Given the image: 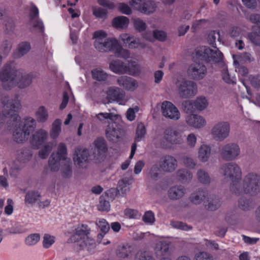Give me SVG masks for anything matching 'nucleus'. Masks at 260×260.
<instances>
[{
	"label": "nucleus",
	"mask_w": 260,
	"mask_h": 260,
	"mask_svg": "<svg viewBox=\"0 0 260 260\" xmlns=\"http://www.w3.org/2000/svg\"><path fill=\"white\" fill-rule=\"evenodd\" d=\"M142 8L140 10V13L150 15L153 13L156 9L157 6L156 3L150 0H145L142 4Z\"/></svg>",
	"instance_id": "obj_24"
},
{
	"label": "nucleus",
	"mask_w": 260,
	"mask_h": 260,
	"mask_svg": "<svg viewBox=\"0 0 260 260\" xmlns=\"http://www.w3.org/2000/svg\"><path fill=\"white\" fill-rule=\"evenodd\" d=\"M182 132L177 127L170 126L163 133V137L158 145L165 149H171L182 142Z\"/></svg>",
	"instance_id": "obj_6"
},
{
	"label": "nucleus",
	"mask_w": 260,
	"mask_h": 260,
	"mask_svg": "<svg viewBox=\"0 0 260 260\" xmlns=\"http://www.w3.org/2000/svg\"><path fill=\"white\" fill-rule=\"evenodd\" d=\"M143 220L146 223L153 224L155 221V217L153 213L151 211L146 212L143 216Z\"/></svg>",
	"instance_id": "obj_60"
},
{
	"label": "nucleus",
	"mask_w": 260,
	"mask_h": 260,
	"mask_svg": "<svg viewBox=\"0 0 260 260\" xmlns=\"http://www.w3.org/2000/svg\"><path fill=\"white\" fill-rule=\"evenodd\" d=\"M96 119L102 123H105L107 120H116L120 119L119 115L113 113H99L95 116Z\"/></svg>",
	"instance_id": "obj_36"
},
{
	"label": "nucleus",
	"mask_w": 260,
	"mask_h": 260,
	"mask_svg": "<svg viewBox=\"0 0 260 260\" xmlns=\"http://www.w3.org/2000/svg\"><path fill=\"white\" fill-rule=\"evenodd\" d=\"M21 108V102L18 95L10 100L8 96H2L0 99V121L5 118L12 116L13 111H18ZM16 124L13 132L14 140L17 143H22L27 140L30 134L36 127V120L32 117H27L22 120L16 114H14Z\"/></svg>",
	"instance_id": "obj_2"
},
{
	"label": "nucleus",
	"mask_w": 260,
	"mask_h": 260,
	"mask_svg": "<svg viewBox=\"0 0 260 260\" xmlns=\"http://www.w3.org/2000/svg\"><path fill=\"white\" fill-rule=\"evenodd\" d=\"M155 253L157 256H166L170 254V242L160 239L156 241L155 247Z\"/></svg>",
	"instance_id": "obj_20"
},
{
	"label": "nucleus",
	"mask_w": 260,
	"mask_h": 260,
	"mask_svg": "<svg viewBox=\"0 0 260 260\" xmlns=\"http://www.w3.org/2000/svg\"><path fill=\"white\" fill-rule=\"evenodd\" d=\"M31 46L29 42H22L17 46V51L15 54L16 57L20 58L26 54L30 50Z\"/></svg>",
	"instance_id": "obj_30"
},
{
	"label": "nucleus",
	"mask_w": 260,
	"mask_h": 260,
	"mask_svg": "<svg viewBox=\"0 0 260 260\" xmlns=\"http://www.w3.org/2000/svg\"><path fill=\"white\" fill-rule=\"evenodd\" d=\"M120 90V89L119 87L115 86L110 87L108 89L106 94L109 102L114 101Z\"/></svg>",
	"instance_id": "obj_47"
},
{
	"label": "nucleus",
	"mask_w": 260,
	"mask_h": 260,
	"mask_svg": "<svg viewBox=\"0 0 260 260\" xmlns=\"http://www.w3.org/2000/svg\"><path fill=\"white\" fill-rule=\"evenodd\" d=\"M207 73L206 67L202 63L193 62L190 64L187 70L189 77L195 80L203 79Z\"/></svg>",
	"instance_id": "obj_11"
},
{
	"label": "nucleus",
	"mask_w": 260,
	"mask_h": 260,
	"mask_svg": "<svg viewBox=\"0 0 260 260\" xmlns=\"http://www.w3.org/2000/svg\"><path fill=\"white\" fill-rule=\"evenodd\" d=\"M129 22V19L127 17L121 16L113 19L112 25L115 28L124 29L127 27Z\"/></svg>",
	"instance_id": "obj_28"
},
{
	"label": "nucleus",
	"mask_w": 260,
	"mask_h": 260,
	"mask_svg": "<svg viewBox=\"0 0 260 260\" xmlns=\"http://www.w3.org/2000/svg\"><path fill=\"white\" fill-rule=\"evenodd\" d=\"M193 260H213L211 254L207 252H200L196 254Z\"/></svg>",
	"instance_id": "obj_63"
},
{
	"label": "nucleus",
	"mask_w": 260,
	"mask_h": 260,
	"mask_svg": "<svg viewBox=\"0 0 260 260\" xmlns=\"http://www.w3.org/2000/svg\"><path fill=\"white\" fill-rule=\"evenodd\" d=\"M53 154H54V156L59 160H68L67 149L66 144L63 143H60L58 145L56 153H53Z\"/></svg>",
	"instance_id": "obj_39"
},
{
	"label": "nucleus",
	"mask_w": 260,
	"mask_h": 260,
	"mask_svg": "<svg viewBox=\"0 0 260 260\" xmlns=\"http://www.w3.org/2000/svg\"><path fill=\"white\" fill-rule=\"evenodd\" d=\"M117 84L127 91H133L138 87V82L126 76H120L117 79Z\"/></svg>",
	"instance_id": "obj_16"
},
{
	"label": "nucleus",
	"mask_w": 260,
	"mask_h": 260,
	"mask_svg": "<svg viewBox=\"0 0 260 260\" xmlns=\"http://www.w3.org/2000/svg\"><path fill=\"white\" fill-rule=\"evenodd\" d=\"M208 105V99L203 95L199 96L194 100V109L198 111H203L206 109Z\"/></svg>",
	"instance_id": "obj_31"
},
{
	"label": "nucleus",
	"mask_w": 260,
	"mask_h": 260,
	"mask_svg": "<svg viewBox=\"0 0 260 260\" xmlns=\"http://www.w3.org/2000/svg\"><path fill=\"white\" fill-rule=\"evenodd\" d=\"M186 193V189L182 186H175L169 190V197L170 199L176 200L183 197Z\"/></svg>",
	"instance_id": "obj_25"
},
{
	"label": "nucleus",
	"mask_w": 260,
	"mask_h": 260,
	"mask_svg": "<svg viewBox=\"0 0 260 260\" xmlns=\"http://www.w3.org/2000/svg\"><path fill=\"white\" fill-rule=\"evenodd\" d=\"M145 134L146 129L144 124L142 123L138 124L136 129V141L137 142L140 141L144 138Z\"/></svg>",
	"instance_id": "obj_50"
},
{
	"label": "nucleus",
	"mask_w": 260,
	"mask_h": 260,
	"mask_svg": "<svg viewBox=\"0 0 260 260\" xmlns=\"http://www.w3.org/2000/svg\"><path fill=\"white\" fill-rule=\"evenodd\" d=\"M129 184L128 181L126 179H122L119 181L117 185V189L122 194H126L129 190Z\"/></svg>",
	"instance_id": "obj_49"
},
{
	"label": "nucleus",
	"mask_w": 260,
	"mask_h": 260,
	"mask_svg": "<svg viewBox=\"0 0 260 260\" xmlns=\"http://www.w3.org/2000/svg\"><path fill=\"white\" fill-rule=\"evenodd\" d=\"M11 48L12 44L10 41L5 40L3 42L1 47V52L3 54L4 57H5L8 54Z\"/></svg>",
	"instance_id": "obj_56"
},
{
	"label": "nucleus",
	"mask_w": 260,
	"mask_h": 260,
	"mask_svg": "<svg viewBox=\"0 0 260 260\" xmlns=\"http://www.w3.org/2000/svg\"><path fill=\"white\" fill-rule=\"evenodd\" d=\"M48 137V132L40 128L37 130L30 139V144L34 149L38 148L41 145Z\"/></svg>",
	"instance_id": "obj_19"
},
{
	"label": "nucleus",
	"mask_w": 260,
	"mask_h": 260,
	"mask_svg": "<svg viewBox=\"0 0 260 260\" xmlns=\"http://www.w3.org/2000/svg\"><path fill=\"white\" fill-rule=\"evenodd\" d=\"M134 251V248L129 244L119 246L117 250V255L121 258H126L130 256Z\"/></svg>",
	"instance_id": "obj_29"
},
{
	"label": "nucleus",
	"mask_w": 260,
	"mask_h": 260,
	"mask_svg": "<svg viewBox=\"0 0 260 260\" xmlns=\"http://www.w3.org/2000/svg\"><path fill=\"white\" fill-rule=\"evenodd\" d=\"M230 130V124L228 121H219L213 125L210 133L213 139L221 142L229 137Z\"/></svg>",
	"instance_id": "obj_7"
},
{
	"label": "nucleus",
	"mask_w": 260,
	"mask_h": 260,
	"mask_svg": "<svg viewBox=\"0 0 260 260\" xmlns=\"http://www.w3.org/2000/svg\"><path fill=\"white\" fill-rule=\"evenodd\" d=\"M35 117L39 123L46 122L49 119V115L47 108L44 106H40L36 109Z\"/></svg>",
	"instance_id": "obj_23"
},
{
	"label": "nucleus",
	"mask_w": 260,
	"mask_h": 260,
	"mask_svg": "<svg viewBox=\"0 0 260 260\" xmlns=\"http://www.w3.org/2000/svg\"><path fill=\"white\" fill-rule=\"evenodd\" d=\"M134 36L131 35L127 33H123L119 36V39L122 44L126 47H128L129 42L133 38Z\"/></svg>",
	"instance_id": "obj_62"
},
{
	"label": "nucleus",
	"mask_w": 260,
	"mask_h": 260,
	"mask_svg": "<svg viewBox=\"0 0 260 260\" xmlns=\"http://www.w3.org/2000/svg\"><path fill=\"white\" fill-rule=\"evenodd\" d=\"M220 173L225 180L231 182L230 191L236 196H256L260 192V176L255 173H249L241 182V170L236 163L223 164L220 168Z\"/></svg>",
	"instance_id": "obj_1"
},
{
	"label": "nucleus",
	"mask_w": 260,
	"mask_h": 260,
	"mask_svg": "<svg viewBox=\"0 0 260 260\" xmlns=\"http://www.w3.org/2000/svg\"><path fill=\"white\" fill-rule=\"evenodd\" d=\"M41 196L37 191H29L26 193L25 197V203L28 205H33L39 201Z\"/></svg>",
	"instance_id": "obj_38"
},
{
	"label": "nucleus",
	"mask_w": 260,
	"mask_h": 260,
	"mask_svg": "<svg viewBox=\"0 0 260 260\" xmlns=\"http://www.w3.org/2000/svg\"><path fill=\"white\" fill-rule=\"evenodd\" d=\"M205 206L207 209L214 211L220 207V200L216 197H210L207 198V200L205 202Z\"/></svg>",
	"instance_id": "obj_35"
},
{
	"label": "nucleus",
	"mask_w": 260,
	"mask_h": 260,
	"mask_svg": "<svg viewBox=\"0 0 260 260\" xmlns=\"http://www.w3.org/2000/svg\"><path fill=\"white\" fill-rule=\"evenodd\" d=\"M123 213L125 216L131 219H137L141 216V214L138 210L133 209H125Z\"/></svg>",
	"instance_id": "obj_55"
},
{
	"label": "nucleus",
	"mask_w": 260,
	"mask_h": 260,
	"mask_svg": "<svg viewBox=\"0 0 260 260\" xmlns=\"http://www.w3.org/2000/svg\"><path fill=\"white\" fill-rule=\"evenodd\" d=\"M122 129L116 122L110 123L106 130V136L107 139L112 142H116L120 137Z\"/></svg>",
	"instance_id": "obj_18"
},
{
	"label": "nucleus",
	"mask_w": 260,
	"mask_h": 260,
	"mask_svg": "<svg viewBox=\"0 0 260 260\" xmlns=\"http://www.w3.org/2000/svg\"><path fill=\"white\" fill-rule=\"evenodd\" d=\"M40 239L39 234H32L28 236L25 240V243L27 245L32 246L36 244Z\"/></svg>",
	"instance_id": "obj_51"
},
{
	"label": "nucleus",
	"mask_w": 260,
	"mask_h": 260,
	"mask_svg": "<svg viewBox=\"0 0 260 260\" xmlns=\"http://www.w3.org/2000/svg\"><path fill=\"white\" fill-rule=\"evenodd\" d=\"M61 160L54 156V154H52L48 161V167L50 170L54 172H57L60 168Z\"/></svg>",
	"instance_id": "obj_44"
},
{
	"label": "nucleus",
	"mask_w": 260,
	"mask_h": 260,
	"mask_svg": "<svg viewBox=\"0 0 260 260\" xmlns=\"http://www.w3.org/2000/svg\"><path fill=\"white\" fill-rule=\"evenodd\" d=\"M207 196L206 192L202 190H198L191 193L190 201L194 204H199L205 199Z\"/></svg>",
	"instance_id": "obj_33"
},
{
	"label": "nucleus",
	"mask_w": 260,
	"mask_h": 260,
	"mask_svg": "<svg viewBox=\"0 0 260 260\" xmlns=\"http://www.w3.org/2000/svg\"><path fill=\"white\" fill-rule=\"evenodd\" d=\"M96 225L100 229L102 233L98 235V240L102 239L104 236L109 231L110 226L107 221L103 218H100L97 220L96 222Z\"/></svg>",
	"instance_id": "obj_37"
},
{
	"label": "nucleus",
	"mask_w": 260,
	"mask_h": 260,
	"mask_svg": "<svg viewBox=\"0 0 260 260\" xmlns=\"http://www.w3.org/2000/svg\"><path fill=\"white\" fill-rule=\"evenodd\" d=\"M89 157V153L88 149L85 147L79 146L74 149L72 158L76 166L78 168H83L88 162Z\"/></svg>",
	"instance_id": "obj_10"
},
{
	"label": "nucleus",
	"mask_w": 260,
	"mask_h": 260,
	"mask_svg": "<svg viewBox=\"0 0 260 260\" xmlns=\"http://www.w3.org/2000/svg\"><path fill=\"white\" fill-rule=\"evenodd\" d=\"M128 99L126 97L125 93L120 89L114 102H116L120 105H125Z\"/></svg>",
	"instance_id": "obj_58"
},
{
	"label": "nucleus",
	"mask_w": 260,
	"mask_h": 260,
	"mask_svg": "<svg viewBox=\"0 0 260 260\" xmlns=\"http://www.w3.org/2000/svg\"><path fill=\"white\" fill-rule=\"evenodd\" d=\"M141 73L140 67L138 64H131L130 66H127V72L130 75L137 76Z\"/></svg>",
	"instance_id": "obj_57"
},
{
	"label": "nucleus",
	"mask_w": 260,
	"mask_h": 260,
	"mask_svg": "<svg viewBox=\"0 0 260 260\" xmlns=\"http://www.w3.org/2000/svg\"><path fill=\"white\" fill-rule=\"evenodd\" d=\"M27 229L24 224L17 223L10 228L9 232L13 234H21L27 232Z\"/></svg>",
	"instance_id": "obj_48"
},
{
	"label": "nucleus",
	"mask_w": 260,
	"mask_h": 260,
	"mask_svg": "<svg viewBox=\"0 0 260 260\" xmlns=\"http://www.w3.org/2000/svg\"><path fill=\"white\" fill-rule=\"evenodd\" d=\"M158 165L159 168L162 171L172 172L177 167V160L172 155H165L160 157Z\"/></svg>",
	"instance_id": "obj_13"
},
{
	"label": "nucleus",
	"mask_w": 260,
	"mask_h": 260,
	"mask_svg": "<svg viewBox=\"0 0 260 260\" xmlns=\"http://www.w3.org/2000/svg\"><path fill=\"white\" fill-rule=\"evenodd\" d=\"M211 155V148L210 145L202 144L198 149V158L202 162H207Z\"/></svg>",
	"instance_id": "obj_22"
},
{
	"label": "nucleus",
	"mask_w": 260,
	"mask_h": 260,
	"mask_svg": "<svg viewBox=\"0 0 260 260\" xmlns=\"http://www.w3.org/2000/svg\"><path fill=\"white\" fill-rule=\"evenodd\" d=\"M161 110L162 115L166 118L177 120L180 117L178 109L171 102L165 101L162 103Z\"/></svg>",
	"instance_id": "obj_12"
},
{
	"label": "nucleus",
	"mask_w": 260,
	"mask_h": 260,
	"mask_svg": "<svg viewBox=\"0 0 260 260\" xmlns=\"http://www.w3.org/2000/svg\"><path fill=\"white\" fill-rule=\"evenodd\" d=\"M0 81L6 90H10L16 85L19 88H24L31 84L30 76L23 74L13 61L6 63L0 71Z\"/></svg>",
	"instance_id": "obj_3"
},
{
	"label": "nucleus",
	"mask_w": 260,
	"mask_h": 260,
	"mask_svg": "<svg viewBox=\"0 0 260 260\" xmlns=\"http://www.w3.org/2000/svg\"><path fill=\"white\" fill-rule=\"evenodd\" d=\"M89 230L87 225L85 224L78 225L75 229V237L78 240H82L88 236Z\"/></svg>",
	"instance_id": "obj_27"
},
{
	"label": "nucleus",
	"mask_w": 260,
	"mask_h": 260,
	"mask_svg": "<svg viewBox=\"0 0 260 260\" xmlns=\"http://www.w3.org/2000/svg\"><path fill=\"white\" fill-rule=\"evenodd\" d=\"M109 69L115 74H124L127 72V66L123 61L116 59L110 62Z\"/></svg>",
	"instance_id": "obj_21"
},
{
	"label": "nucleus",
	"mask_w": 260,
	"mask_h": 260,
	"mask_svg": "<svg viewBox=\"0 0 260 260\" xmlns=\"http://www.w3.org/2000/svg\"><path fill=\"white\" fill-rule=\"evenodd\" d=\"M251 22L260 24V15L252 14L249 17ZM250 41L256 45H260V26H255L253 31L249 35Z\"/></svg>",
	"instance_id": "obj_17"
},
{
	"label": "nucleus",
	"mask_w": 260,
	"mask_h": 260,
	"mask_svg": "<svg viewBox=\"0 0 260 260\" xmlns=\"http://www.w3.org/2000/svg\"><path fill=\"white\" fill-rule=\"evenodd\" d=\"M196 176L198 180L202 184H208L211 181V179L208 172L204 170H199L197 172Z\"/></svg>",
	"instance_id": "obj_43"
},
{
	"label": "nucleus",
	"mask_w": 260,
	"mask_h": 260,
	"mask_svg": "<svg viewBox=\"0 0 260 260\" xmlns=\"http://www.w3.org/2000/svg\"><path fill=\"white\" fill-rule=\"evenodd\" d=\"M185 123L189 127L201 129L206 126L207 122L202 116L197 114H189L185 117Z\"/></svg>",
	"instance_id": "obj_14"
},
{
	"label": "nucleus",
	"mask_w": 260,
	"mask_h": 260,
	"mask_svg": "<svg viewBox=\"0 0 260 260\" xmlns=\"http://www.w3.org/2000/svg\"><path fill=\"white\" fill-rule=\"evenodd\" d=\"M93 37L95 39L94 47L99 51L101 52L112 51L116 57L124 59H127L130 57L129 51L123 48L117 39L113 37L108 38L106 31L103 30H97L94 32Z\"/></svg>",
	"instance_id": "obj_4"
},
{
	"label": "nucleus",
	"mask_w": 260,
	"mask_h": 260,
	"mask_svg": "<svg viewBox=\"0 0 260 260\" xmlns=\"http://www.w3.org/2000/svg\"><path fill=\"white\" fill-rule=\"evenodd\" d=\"M187 145L190 148H193L197 144V138L196 135L190 133L187 136L186 139Z\"/></svg>",
	"instance_id": "obj_61"
},
{
	"label": "nucleus",
	"mask_w": 260,
	"mask_h": 260,
	"mask_svg": "<svg viewBox=\"0 0 260 260\" xmlns=\"http://www.w3.org/2000/svg\"><path fill=\"white\" fill-rule=\"evenodd\" d=\"M196 53L197 56L201 59L210 62L219 63L221 65V76L224 82L228 84L236 83L235 77L230 75L226 66L222 61V53L217 48L210 49L202 46L196 50Z\"/></svg>",
	"instance_id": "obj_5"
},
{
	"label": "nucleus",
	"mask_w": 260,
	"mask_h": 260,
	"mask_svg": "<svg viewBox=\"0 0 260 260\" xmlns=\"http://www.w3.org/2000/svg\"><path fill=\"white\" fill-rule=\"evenodd\" d=\"M92 78L100 82L106 81L109 77V75L100 69H95L91 72Z\"/></svg>",
	"instance_id": "obj_41"
},
{
	"label": "nucleus",
	"mask_w": 260,
	"mask_h": 260,
	"mask_svg": "<svg viewBox=\"0 0 260 260\" xmlns=\"http://www.w3.org/2000/svg\"><path fill=\"white\" fill-rule=\"evenodd\" d=\"M30 23L32 25L31 30L32 31L42 32L44 30V25L41 20L38 19L31 20Z\"/></svg>",
	"instance_id": "obj_54"
},
{
	"label": "nucleus",
	"mask_w": 260,
	"mask_h": 260,
	"mask_svg": "<svg viewBox=\"0 0 260 260\" xmlns=\"http://www.w3.org/2000/svg\"><path fill=\"white\" fill-rule=\"evenodd\" d=\"M179 95L182 99L191 98L198 92V85L191 80H183L177 85Z\"/></svg>",
	"instance_id": "obj_8"
},
{
	"label": "nucleus",
	"mask_w": 260,
	"mask_h": 260,
	"mask_svg": "<svg viewBox=\"0 0 260 260\" xmlns=\"http://www.w3.org/2000/svg\"><path fill=\"white\" fill-rule=\"evenodd\" d=\"M98 209L100 211H109L110 209L109 202L101 198L98 205Z\"/></svg>",
	"instance_id": "obj_64"
},
{
	"label": "nucleus",
	"mask_w": 260,
	"mask_h": 260,
	"mask_svg": "<svg viewBox=\"0 0 260 260\" xmlns=\"http://www.w3.org/2000/svg\"><path fill=\"white\" fill-rule=\"evenodd\" d=\"M177 176L182 182H188L192 177L191 173L188 170L184 169L179 170L177 172Z\"/></svg>",
	"instance_id": "obj_46"
},
{
	"label": "nucleus",
	"mask_w": 260,
	"mask_h": 260,
	"mask_svg": "<svg viewBox=\"0 0 260 260\" xmlns=\"http://www.w3.org/2000/svg\"><path fill=\"white\" fill-rule=\"evenodd\" d=\"M133 25L135 29L139 32L144 31L147 27L146 23L140 18L134 19Z\"/></svg>",
	"instance_id": "obj_53"
},
{
	"label": "nucleus",
	"mask_w": 260,
	"mask_h": 260,
	"mask_svg": "<svg viewBox=\"0 0 260 260\" xmlns=\"http://www.w3.org/2000/svg\"><path fill=\"white\" fill-rule=\"evenodd\" d=\"M234 63H244L250 62L253 59L251 57V55L248 53H243L240 55H233Z\"/></svg>",
	"instance_id": "obj_42"
},
{
	"label": "nucleus",
	"mask_w": 260,
	"mask_h": 260,
	"mask_svg": "<svg viewBox=\"0 0 260 260\" xmlns=\"http://www.w3.org/2000/svg\"><path fill=\"white\" fill-rule=\"evenodd\" d=\"M60 173L61 176L64 179L70 178L72 176V166L70 159L61 165Z\"/></svg>",
	"instance_id": "obj_32"
},
{
	"label": "nucleus",
	"mask_w": 260,
	"mask_h": 260,
	"mask_svg": "<svg viewBox=\"0 0 260 260\" xmlns=\"http://www.w3.org/2000/svg\"><path fill=\"white\" fill-rule=\"evenodd\" d=\"M61 121L59 119H55L52 124L50 131V136L53 139H57L61 132Z\"/></svg>",
	"instance_id": "obj_26"
},
{
	"label": "nucleus",
	"mask_w": 260,
	"mask_h": 260,
	"mask_svg": "<svg viewBox=\"0 0 260 260\" xmlns=\"http://www.w3.org/2000/svg\"><path fill=\"white\" fill-rule=\"evenodd\" d=\"M92 15L95 18L104 20L107 18L108 11L106 9L98 6H93L91 7Z\"/></svg>",
	"instance_id": "obj_34"
},
{
	"label": "nucleus",
	"mask_w": 260,
	"mask_h": 260,
	"mask_svg": "<svg viewBox=\"0 0 260 260\" xmlns=\"http://www.w3.org/2000/svg\"><path fill=\"white\" fill-rule=\"evenodd\" d=\"M94 157L97 159L103 158L108 151V146L103 138H98L93 143Z\"/></svg>",
	"instance_id": "obj_15"
},
{
	"label": "nucleus",
	"mask_w": 260,
	"mask_h": 260,
	"mask_svg": "<svg viewBox=\"0 0 260 260\" xmlns=\"http://www.w3.org/2000/svg\"><path fill=\"white\" fill-rule=\"evenodd\" d=\"M118 10L122 14L129 15L132 13V8L126 4L120 3L117 6Z\"/></svg>",
	"instance_id": "obj_59"
},
{
	"label": "nucleus",
	"mask_w": 260,
	"mask_h": 260,
	"mask_svg": "<svg viewBox=\"0 0 260 260\" xmlns=\"http://www.w3.org/2000/svg\"><path fill=\"white\" fill-rule=\"evenodd\" d=\"M55 242V237L48 234H45L42 239L43 247L45 249L50 248Z\"/></svg>",
	"instance_id": "obj_45"
},
{
	"label": "nucleus",
	"mask_w": 260,
	"mask_h": 260,
	"mask_svg": "<svg viewBox=\"0 0 260 260\" xmlns=\"http://www.w3.org/2000/svg\"><path fill=\"white\" fill-rule=\"evenodd\" d=\"M79 245L82 249L90 251L95 248V243L93 239L89 238L88 236L84 239L79 241Z\"/></svg>",
	"instance_id": "obj_40"
},
{
	"label": "nucleus",
	"mask_w": 260,
	"mask_h": 260,
	"mask_svg": "<svg viewBox=\"0 0 260 260\" xmlns=\"http://www.w3.org/2000/svg\"><path fill=\"white\" fill-rule=\"evenodd\" d=\"M241 149L236 143H229L224 145L220 150V155L223 159L230 161L237 159L240 155Z\"/></svg>",
	"instance_id": "obj_9"
},
{
	"label": "nucleus",
	"mask_w": 260,
	"mask_h": 260,
	"mask_svg": "<svg viewBox=\"0 0 260 260\" xmlns=\"http://www.w3.org/2000/svg\"><path fill=\"white\" fill-rule=\"evenodd\" d=\"M146 47V43L141 42L139 39L135 38L134 36L127 47L130 49H135L139 47L144 49Z\"/></svg>",
	"instance_id": "obj_52"
}]
</instances>
